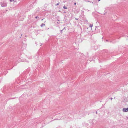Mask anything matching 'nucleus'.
Returning <instances> with one entry per match:
<instances>
[{"mask_svg":"<svg viewBox=\"0 0 128 128\" xmlns=\"http://www.w3.org/2000/svg\"><path fill=\"white\" fill-rule=\"evenodd\" d=\"M124 43L125 44H128V40H126L124 41Z\"/></svg>","mask_w":128,"mask_h":128,"instance_id":"1","label":"nucleus"},{"mask_svg":"<svg viewBox=\"0 0 128 128\" xmlns=\"http://www.w3.org/2000/svg\"><path fill=\"white\" fill-rule=\"evenodd\" d=\"M93 26V25L92 24H90V26L91 28H92Z\"/></svg>","mask_w":128,"mask_h":128,"instance_id":"2","label":"nucleus"},{"mask_svg":"<svg viewBox=\"0 0 128 128\" xmlns=\"http://www.w3.org/2000/svg\"><path fill=\"white\" fill-rule=\"evenodd\" d=\"M63 8H64L66 9H67V8L66 7L64 6L63 7Z\"/></svg>","mask_w":128,"mask_h":128,"instance_id":"3","label":"nucleus"},{"mask_svg":"<svg viewBox=\"0 0 128 128\" xmlns=\"http://www.w3.org/2000/svg\"><path fill=\"white\" fill-rule=\"evenodd\" d=\"M45 26V24H42V25H41V26L42 27L43 26Z\"/></svg>","mask_w":128,"mask_h":128,"instance_id":"4","label":"nucleus"},{"mask_svg":"<svg viewBox=\"0 0 128 128\" xmlns=\"http://www.w3.org/2000/svg\"><path fill=\"white\" fill-rule=\"evenodd\" d=\"M58 4H58H58H56V6H57V5H58Z\"/></svg>","mask_w":128,"mask_h":128,"instance_id":"5","label":"nucleus"},{"mask_svg":"<svg viewBox=\"0 0 128 128\" xmlns=\"http://www.w3.org/2000/svg\"><path fill=\"white\" fill-rule=\"evenodd\" d=\"M76 4V3H74V4L75 5V4Z\"/></svg>","mask_w":128,"mask_h":128,"instance_id":"6","label":"nucleus"},{"mask_svg":"<svg viewBox=\"0 0 128 128\" xmlns=\"http://www.w3.org/2000/svg\"><path fill=\"white\" fill-rule=\"evenodd\" d=\"M99 1H100V0H98Z\"/></svg>","mask_w":128,"mask_h":128,"instance_id":"7","label":"nucleus"},{"mask_svg":"<svg viewBox=\"0 0 128 128\" xmlns=\"http://www.w3.org/2000/svg\"><path fill=\"white\" fill-rule=\"evenodd\" d=\"M91 30H92V28H91Z\"/></svg>","mask_w":128,"mask_h":128,"instance_id":"8","label":"nucleus"}]
</instances>
